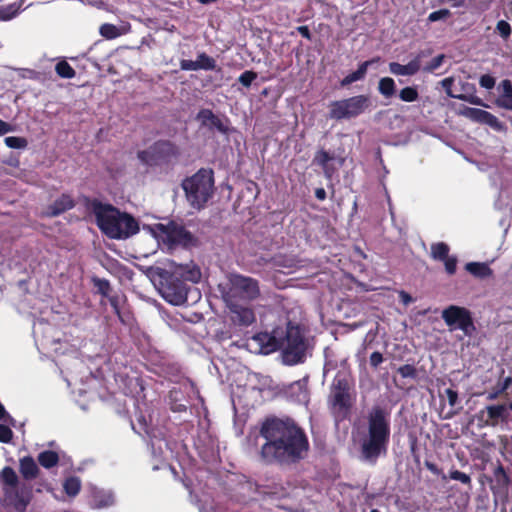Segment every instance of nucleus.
Segmentation results:
<instances>
[{"instance_id":"1","label":"nucleus","mask_w":512,"mask_h":512,"mask_svg":"<svg viewBox=\"0 0 512 512\" xmlns=\"http://www.w3.org/2000/svg\"><path fill=\"white\" fill-rule=\"evenodd\" d=\"M260 435L265 439L260 458L266 464H297L310 449L304 429L290 417H267L261 424Z\"/></svg>"},{"instance_id":"2","label":"nucleus","mask_w":512,"mask_h":512,"mask_svg":"<svg viewBox=\"0 0 512 512\" xmlns=\"http://www.w3.org/2000/svg\"><path fill=\"white\" fill-rule=\"evenodd\" d=\"M86 208L95 215L98 228L110 239H127L139 232L138 221L109 203L85 197Z\"/></svg>"},{"instance_id":"3","label":"nucleus","mask_w":512,"mask_h":512,"mask_svg":"<svg viewBox=\"0 0 512 512\" xmlns=\"http://www.w3.org/2000/svg\"><path fill=\"white\" fill-rule=\"evenodd\" d=\"M390 433V413L379 405L373 406L367 416V436L361 443L363 459L376 463L380 456H385Z\"/></svg>"},{"instance_id":"4","label":"nucleus","mask_w":512,"mask_h":512,"mask_svg":"<svg viewBox=\"0 0 512 512\" xmlns=\"http://www.w3.org/2000/svg\"><path fill=\"white\" fill-rule=\"evenodd\" d=\"M269 344L272 350L281 349L285 362L289 365L302 363L306 356L307 339L302 325L288 321L286 327L273 329Z\"/></svg>"},{"instance_id":"5","label":"nucleus","mask_w":512,"mask_h":512,"mask_svg":"<svg viewBox=\"0 0 512 512\" xmlns=\"http://www.w3.org/2000/svg\"><path fill=\"white\" fill-rule=\"evenodd\" d=\"M160 278V292L163 298L173 305H182L187 302V282L197 283L201 278V272L196 266L179 265L173 271L164 270L160 273Z\"/></svg>"},{"instance_id":"6","label":"nucleus","mask_w":512,"mask_h":512,"mask_svg":"<svg viewBox=\"0 0 512 512\" xmlns=\"http://www.w3.org/2000/svg\"><path fill=\"white\" fill-rule=\"evenodd\" d=\"M356 400L354 380L349 371L340 370L335 375L328 396V404L331 410L346 417L350 413Z\"/></svg>"},{"instance_id":"7","label":"nucleus","mask_w":512,"mask_h":512,"mask_svg":"<svg viewBox=\"0 0 512 512\" xmlns=\"http://www.w3.org/2000/svg\"><path fill=\"white\" fill-rule=\"evenodd\" d=\"M187 201L195 209H202L214 193V172L201 168L182 182Z\"/></svg>"},{"instance_id":"8","label":"nucleus","mask_w":512,"mask_h":512,"mask_svg":"<svg viewBox=\"0 0 512 512\" xmlns=\"http://www.w3.org/2000/svg\"><path fill=\"white\" fill-rule=\"evenodd\" d=\"M180 156L179 147L170 140H157L147 149L137 152L139 161L149 167L169 166Z\"/></svg>"},{"instance_id":"9","label":"nucleus","mask_w":512,"mask_h":512,"mask_svg":"<svg viewBox=\"0 0 512 512\" xmlns=\"http://www.w3.org/2000/svg\"><path fill=\"white\" fill-rule=\"evenodd\" d=\"M155 231L169 247L191 248L199 244L198 238L194 234L188 231L182 223L174 220L156 224Z\"/></svg>"},{"instance_id":"10","label":"nucleus","mask_w":512,"mask_h":512,"mask_svg":"<svg viewBox=\"0 0 512 512\" xmlns=\"http://www.w3.org/2000/svg\"><path fill=\"white\" fill-rule=\"evenodd\" d=\"M371 105L368 95H356L329 104L328 118L336 121L354 119L363 114Z\"/></svg>"},{"instance_id":"11","label":"nucleus","mask_w":512,"mask_h":512,"mask_svg":"<svg viewBox=\"0 0 512 512\" xmlns=\"http://www.w3.org/2000/svg\"><path fill=\"white\" fill-rule=\"evenodd\" d=\"M0 483L5 494L13 492L15 508L24 511L30 502L31 489L25 484L19 487V478L12 467L5 466L0 471Z\"/></svg>"},{"instance_id":"12","label":"nucleus","mask_w":512,"mask_h":512,"mask_svg":"<svg viewBox=\"0 0 512 512\" xmlns=\"http://www.w3.org/2000/svg\"><path fill=\"white\" fill-rule=\"evenodd\" d=\"M441 317L451 331L460 329L465 335L471 336L476 330L472 314L465 307L450 305L442 311Z\"/></svg>"},{"instance_id":"13","label":"nucleus","mask_w":512,"mask_h":512,"mask_svg":"<svg viewBox=\"0 0 512 512\" xmlns=\"http://www.w3.org/2000/svg\"><path fill=\"white\" fill-rule=\"evenodd\" d=\"M230 289L225 299L240 297L248 301L255 300L260 295L259 282L251 277L240 274H232L229 278Z\"/></svg>"},{"instance_id":"14","label":"nucleus","mask_w":512,"mask_h":512,"mask_svg":"<svg viewBox=\"0 0 512 512\" xmlns=\"http://www.w3.org/2000/svg\"><path fill=\"white\" fill-rule=\"evenodd\" d=\"M479 420L483 421L485 426L496 427L500 423H507L509 411L506 404L488 405L479 411Z\"/></svg>"},{"instance_id":"15","label":"nucleus","mask_w":512,"mask_h":512,"mask_svg":"<svg viewBox=\"0 0 512 512\" xmlns=\"http://www.w3.org/2000/svg\"><path fill=\"white\" fill-rule=\"evenodd\" d=\"M225 301L230 311V318L234 324L247 327L255 322V313L251 307L236 303L232 299H225Z\"/></svg>"},{"instance_id":"16","label":"nucleus","mask_w":512,"mask_h":512,"mask_svg":"<svg viewBox=\"0 0 512 512\" xmlns=\"http://www.w3.org/2000/svg\"><path fill=\"white\" fill-rule=\"evenodd\" d=\"M196 119L200 121L201 125L207 127L209 130H217L221 134H229V119L225 117L224 119L220 118L210 109H201L197 115Z\"/></svg>"},{"instance_id":"17","label":"nucleus","mask_w":512,"mask_h":512,"mask_svg":"<svg viewBox=\"0 0 512 512\" xmlns=\"http://www.w3.org/2000/svg\"><path fill=\"white\" fill-rule=\"evenodd\" d=\"M464 115L470 120L487 125L496 131H502L504 128L503 123L495 115L480 108L468 107L465 109Z\"/></svg>"},{"instance_id":"18","label":"nucleus","mask_w":512,"mask_h":512,"mask_svg":"<svg viewBox=\"0 0 512 512\" xmlns=\"http://www.w3.org/2000/svg\"><path fill=\"white\" fill-rule=\"evenodd\" d=\"M423 52L418 53L412 60L406 65H402L398 62H390L388 67L391 74L396 76H413L421 69V59Z\"/></svg>"},{"instance_id":"19","label":"nucleus","mask_w":512,"mask_h":512,"mask_svg":"<svg viewBox=\"0 0 512 512\" xmlns=\"http://www.w3.org/2000/svg\"><path fill=\"white\" fill-rule=\"evenodd\" d=\"M74 207V199L69 194L63 193L46 208L44 215L50 218L57 217Z\"/></svg>"},{"instance_id":"20","label":"nucleus","mask_w":512,"mask_h":512,"mask_svg":"<svg viewBox=\"0 0 512 512\" xmlns=\"http://www.w3.org/2000/svg\"><path fill=\"white\" fill-rule=\"evenodd\" d=\"M19 471L23 479L30 481L38 477L40 470L32 456H24L19 459Z\"/></svg>"},{"instance_id":"21","label":"nucleus","mask_w":512,"mask_h":512,"mask_svg":"<svg viewBox=\"0 0 512 512\" xmlns=\"http://www.w3.org/2000/svg\"><path fill=\"white\" fill-rule=\"evenodd\" d=\"M493 477H494V484L492 485L493 493L494 494H499V493L507 494L508 486L510 484V478L502 465H498L494 469Z\"/></svg>"},{"instance_id":"22","label":"nucleus","mask_w":512,"mask_h":512,"mask_svg":"<svg viewBox=\"0 0 512 512\" xmlns=\"http://www.w3.org/2000/svg\"><path fill=\"white\" fill-rule=\"evenodd\" d=\"M499 87L502 91L496 100L497 106L512 111V82L504 79Z\"/></svg>"},{"instance_id":"23","label":"nucleus","mask_w":512,"mask_h":512,"mask_svg":"<svg viewBox=\"0 0 512 512\" xmlns=\"http://www.w3.org/2000/svg\"><path fill=\"white\" fill-rule=\"evenodd\" d=\"M375 60L372 59V60H367V61H364L362 62L356 71L352 72V73H349L347 76H345L341 81H340V85L342 87H346L356 81H359V80H362L365 78L366 76V73H367V69L368 67L374 63Z\"/></svg>"},{"instance_id":"24","label":"nucleus","mask_w":512,"mask_h":512,"mask_svg":"<svg viewBox=\"0 0 512 512\" xmlns=\"http://www.w3.org/2000/svg\"><path fill=\"white\" fill-rule=\"evenodd\" d=\"M334 157L329 152L324 149H321L316 152L315 157L313 159V163L322 167L324 175L327 178H331L334 173V168L329 165V162L333 160Z\"/></svg>"},{"instance_id":"25","label":"nucleus","mask_w":512,"mask_h":512,"mask_svg":"<svg viewBox=\"0 0 512 512\" xmlns=\"http://www.w3.org/2000/svg\"><path fill=\"white\" fill-rule=\"evenodd\" d=\"M465 269L474 277L485 279L493 275V270L485 262H469Z\"/></svg>"},{"instance_id":"26","label":"nucleus","mask_w":512,"mask_h":512,"mask_svg":"<svg viewBox=\"0 0 512 512\" xmlns=\"http://www.w3.org/2000/svg\"><path fill=\"white\" fill-rule=\"evenodd\" d=\"M38 463L46 469L55 467L59 463V455L52 450H45L38 454Z\"/></svg>"},{"instance_id":"27","label":"nucleus","mask_w":512,"mask_h":512,"mask_svg":"<svg viewBox=\"0 0 512 512\" xmlns=\"http://www.w3.org/2000/svg\"><path fill=\"white\" fill-rule=\"evenodd\" d=\"M378 92L386 99L392 98L396 93V84L393 78L383 77L378 82Z\"/></svg>"},{"instance_id":"28","label":"nucleus","mask_w":512,"mask_h":512,"mask_svg":"<svg viewBox=\"0 0 512 512\" xmlns=\"http://www.w3.org/2000/svg\"><path fill=\"white\" fill-rule=\"evenodd\" d=\"M449 246L445 242H437L431 245V257L434 260L442 261L449 256Z\"/></svg>"},{"instance_id":"29","label":"nucleus","mask_w":512,"mask_h":512,"mask_svg":"<svg viewBox=\"0 0 512 512\" xmlns=\"http://www.w3.org/2000/svg\"><path fill=\"white\" fill-rule=\"evenodd\" d=\"M63 489L68 496H76L81 489V482L78 477H68L63 483Z\"/></svg>"},{"instance_id":"30","label":"nucleus","mask_w":512,"mask_h":512,"mask_svg":"<svg viewBox=\"0 0 512 512\" xmlns=\"http://www.w3.org/2000/svg\"><path fill=\"white\" fill-rule=\"evenodd\" d=\"M91 281L93 286L97 289V292L103 297L107 298L111 294L112 287L109 280L94 276Z\"/></svg>"},{"instance_id":"31","label":"nucleus","mask_w":512,"mask_h":512,"mask_svg":"<svg viewBox=\"0 0 512 512\" xmlns=\"http://www.w3.org/2000/svg\"><path fill=\"white\" fill-rule=\"evenodd\" d=\"M196 64L198 70H215L216 69V61L211 56L207 55L205 52L199 53L197 55Z\"/></svg>"},{"instance_id":"32","label":"nucleus","mask_w":512,"mask_h":512,"mask_svg":"<svg viewBox=\"0 0 512 512\" xmlns=\"http://www.w3.org/2000/svg\"><path fill=\"white\" fill-rule=\"evenodd\" d=\"M57 75L61 78L71 79L76 75L74 68L65 60L59 61L55 66Z\"/></svg>"},{"instance_id":"33","label":"nucleus","mask_w":512,"mask_h":512,"mask_svg":"<svg viewBox=\"0 0 512 512\" xmlns=\"http://www.w3.org/2000/svg\"><path fill=\"white\" fill-rule=\"evenodd\" d=\"M398 96L403 102H415L419 99V92L416 86H406L400 90Z\"/></svg>"},{"instance_id":"34","label":"nucleus","mask_w":512,"mask_h":512,"mask_svg":"<svg viewBox=\"0 0 512 512\" xmlns=\"http://www.w3.org/2000/svg\"><path fill=\"white\" fill-rule=\"evenodd\" d=\"M447 478L454 480V481H459L460 483L468 486L469 488L472 486V479H471L470 475L466 474L464 472H461L457 469H451L449 471V475L447 476Z\"/></svg>"},{"instance_id":"35","label":"nucleus","mask_w":512,"mask_h":512,"mask_svg":"<svg viewBox=\"0 0 512 512\" xmlns=\"http://www.w3.org/2000/svg\"><path fill=\"white\" fill-rule=\"evenodd\" d=\"M21 8V4L13 3L6 7H0V19L10 20L15 17Z\"/></svg>"},{"instance_id":"36","label":"nucleus","mask_w":512,"mask_h":512,"mask_svg":"<svg viewBox=\"0 0 512 512\" xmlns=\"http://www.w3.org/2000/svg\"><path fill=\"white\" fill-rule=\"evenodd\" d=\"M4 142L12 149H25L28 146V141L24 137L9 136L4 139Z\"/></svg>"},{"instance_id":"37","label":"nucleus","mask_w":512,"mask_h":512,"mask_svg":"<svg viewBox=\"0 0 512 512\" xmlns=\"http://www.w3.org/2000/svg\"><path fill=\"white\" fill-rule=\"evenodd\" d=\"M108 301L111 305V307L113 308V311L114 313L117 315V317L119 318V320L122 322V323H125V319L121 313V309H120V302H121V297L120 295L118 294H110L108 297Z\"/></svg>"},{"instance_id":"38","label":"nucleus","mask_w":512,"mask_h":512,"mask_svg":"<svg viewBox=\"0 0 512 512\" xmlns=\"http://www.w3.org/2000/svg\"><path fill=\"white\" fill-rule=\"evenodd\" d=\"M495 32L499 34L503 40H507L512 32L511 25L505 20H500L496 24Z\"/></svg>"},{"instance_id":"39","label":"nucleus","mask_w":512,"mask_h":512,"mask_svg":"<svg viewBox=\"0 0 512 512\" xmlns=\"http://www.w3.org/2000/svg\"><path fill=\"white\" fill-rule=\"evenodd\" d=\"M258 74L253 70L244 71L239 77L238 82L245 88H249L254 80H256Z\"/></svg>"},{"instance_id":"40","label":"nucleus","mask_w":512,"mask_h":512,"mask_svg":"<svg viewBox=\"0 0 512 512\" xmlns=\"http://www.w3.org/2000/svg\"><path fill=\"white\" fill-rule=\"evenodd\" d=\"M397 373H399L402 378L416 379L418 376L417 369L415 368L414 365L411 364H405L400 366L397 369Z\"/></svg>"},{"instance_id":"41","label":"nucleus","mask_w":512,"mask_h":512,"mask_svg":"<svg viewBox=\"0 0 512 512\" xmlns=\"http://www.w3.org/2000/svg\"><path fill=\"white\" fill-rule=\"evenodd\" d=\"M100 33L107 39H113L117 36V28L113 24H103L100 27Z\"/></svg>"},{"instance_id":"42","label":"nucleus","mask_w":512,"mask_h":512,"mask_svg":"<svg viewBox=\"0 0 512 512\" xmlns=\"http://www.w3.org/2000/svg\"><path fill=\"white\" fill-rule=\"evenodd\" d=\"M451 15V12L448 9H439L437 11H433L429 14L428 20L430 22H436L438 20L446 19Z\"/></svg>"},{"instance_id":"43","label":"nucleus","mask_w":512,"mask_h":512,"mask_svg":"<svg viewBox=\"0 0 512 512\" xmlns=\"http://www.w3.org/2000/svg\"><path fill=\"white\" fill-rule=\"evenodd\" d=\"M13 438V431L7 425L0 424V442L10 443Z\"/></svg>"},{"instance_id":"44","label":"nucleus","mask_w":512,"mask_h":512,"mask_svg":"<svg viewBox=\"0 0 512 512\" xmlns=\"http://www.w3.org/2000/svg\"><path fill=\"white\" fill-rule=\"evenodd\" d=\"M445 265V270L449 275H453L456 273L457 269V258L456 256H448L446 259L442 260Z\"/></svg>"},{"instance_id":"45","label":"nucleus","mask_w":512,"mask_h":512,"mask_svg":"<svg viewBox=\"0 0 512 512\" xmlns=\"http://www.w3.org/2000/svg\"><path fill=\"white\" fill-rule=\"evenodd\" d=\"M444 58H445V56L443 54L437 55L428 63V65L424 68V70L427 72L435 71L442 65Z\"/></svg>"},{"instance_id":"46","label":"nucleus","mask_w":512,"mask_h":512,"mask_svg":"<svg viewBox=\"0 0 512 512\" xmlns=\"http://www.w3.org/2000/svg\"><path fill=\"white\" fill-rule=\"evenodd\" d=\"M424 465L432 474L440 476L441 479L444 481L447 480V475H445L443 471L435 463L426 460Z\"/></svg>"},{"instance_id":"47","label":"nucleus","mask_w":512,"mask_h":512,"mask_svg":"<svg viewBox=\"0 0 512 512\" xmlns=\"http://www.w3.org/2000/svg\"><path fill=\"white\" fill-rule=\"evenodd\" d=\"M479 84L485 89H492L495 86V78L490 74H484L479 79Z\"/></svg>"},{"instance_id":"48","label":"nucleus","mask_w":512,"mask_h":512,"mask_svg":"<svg viewBox=\"0 0 512 512\" xmlns=\"http://www.w3.org/2000/svg\"><path fill=\"white\" fill-rule=\"evenodd\" d=\"M384 361V357L382 355V353H380L379 351H375L373 352L371 355H370V358H369V363H370V366L374 369H377L378 366L383 363Z\"/></svg>"},{"instance_id":"49","label":"nucleus","mask_w":512,"mask_h":512,"mask_svg":"<svg viewBox=\"0 0 512 512\" xmlns=\"http://www.w3.org/2000/svg\"><path fill=\"white\" fill-rule=\"evenodd\" d=\"M180 69L184 71H197L196 61L182 59L180 61Z\"/></svg>"},{"instance_id":"50","label":"nucleus","mask_w":512,"mask_h":512,"mask_svg":"<svg viewBox=\"0 0 512 512\" xmlns=\"http://www.w3.org/2000/svg\"><path fill=\"white\" fill-rule=\"evenodd\" d=\"M445 394L447 396L449 405L454 407L457 404V401H458V392L456 390L451 389V388H447L445 390Z\"/></svg>"},{"instance_id":"51","label":"nucleus","mask_w":512,"mask_h":512,"mask_svg":"<svg viewBox=\"0 0 512 512\" xmlns=\"http://www.w3.org/2000/svg\"><path fill=\"white\" fill-rule=\"evenodd\" d=\"M0 420H3L11 425L15 424L14 418L6 411L2 403H0Z\"/></svg>"},{"instance_id":"52","label":"nucleus","mask_w":512,"mask_h":512,"mask_svg":"<svg viewBox=\"0 0 512 512\" xmlns=\"http://www.w3.org/2000/svg\"><path fill=\"white\" fill-rule=\"evenodd\" d=\"M453 97L454 98H458L460 100L468 101L471 104L483 105L482 100L480 98H478L477 96H471V97L468 98L465 95H459V96H453Z\"/></svg>"},{"instance_id":"53","label":"nucleus","mask_w":512,"mask_h":512,"mask_svg":"<svg viewBox=\"0 0 512 512\" xmlns=\"http://www.w3.org/2000/svg\"><path fill=\"white\" fill-rule=\"evenodd\" d=\"M297 32L304 38H306L307 40H311L312 39V34L308 28V26H298L296 28Z\"/></svg>"},{"instance_id":"54","label":"nucleus","mask_w":512,"mask_h":512,"mask_svg":"<svg viewBox=\"0 0 512 512\" xmlns=\"http://www.w3.org/2000/svg\"><path fill=\"white\" fill-rule=\"evenodd\" d=\"M11 131H13L12 125L3 120H0V135L1 136L5 135Z\"/></svg>"},{"instance_id":"55","label":"nucleus","mask_w":512,"mask_h":512,"mask_svg":"<svg viewBox=\"0 0 512 512\" xmlns=\"http://www.w3.org/2000/svg\"><path fill=\"white\" fill-rule=\"evenodd\" d=\"M399 298L404 305H408L413 302L412 296L403 290L399 292Z\"/></svg>"},{"instance_id":"56","label":"nucleus","mask_w":512,"mask_h":512,"mask_svg":"<svg viewBox=\"0 0 512 512\" xmlns=\"http://www.w3.org/2000/svg\"><path fill=\"white\" fill-rule=\"evenodd\" d=\"M512 385V377L511 376H508L506 377L503 382L501 383V386H500V389H499V392H504L506 391L510 386Z\"/></svg>"},{"instance_id":"57","label":"nucleus","mask_w":512,"mask_h":512,"mask_svg":"<svg viewBox=\"0 0 512 512\" xmlns=\"http://www.w3.org/2000/svg\"><path fill=\"white\" fill-rule=\"evenodd\" d=\"M315 197L320 200V201H324L326 199V191L324 188L320 187V188H316L315 190Z\"/></svg>"},{"instance_id":"58","label":"nucleus","mask_w":512,"mask_h":512,"mask_svg":"<svg viewBox=\"0 0 512 512\" xmlns=\"http://www.w3.org/2000/svg\"><path fill=\"white\" fill-rule=\"evenodd\" d=\"M453 83V79L452 78H445L442 80V86L447 90V94L451 97H453L454 95H452L449 91L451 85Z\"/></svg>"},{"instance_id":"59","label":"nucleus","mask_w":512,"mask_h":512,"mask_svg":"<svg viewBox=\"0 0 512 512\" xmlns=\"http://www.w3.org/2000/svg\"><path fill=\"white\" fill-rule=\"evenodd\" d=\"M501 392L496 391V392H492V393H489L488 396H487V399L488 400H494L498 397V395L500 394Z\"/></svg>"},{"instance_id":"60","label":"nucleus","mask_w":512,"mask_h":512,"mask_svg":"<svg viewBox=\"0 0 512 512\" xmlns=\"http://www.w3.org/2000/svg\"><path fill=\"white\" fill-rule=\"evenodd\" d=\"M454 6H456V7L468 6V3L466 2V0H456V3L454 4Z\"/></svg>"},{"instance_id":"61","label":"nucleus","mask_w":512,"mask_h":512,"mask_svg":"<svg viewBox=\"0 0 512 512\" xmlns=\"http://www.w3.org/2000/svg\"><path fill=\"white\" fill-rule=\"evenodd\" d=\"M217 0H198L199 3L201 4H210V3H213V2H216Z\"/></svg>"},{"instance_id":"62","label":"nucleus","mask_w":512,"mask_h":512,"mask_svg":"<svg viewBox=\"0 0 512 512\" xmlns=\"http://www.w3.org/2000/svg\"><path fill=\"white\" fill-rule=\"evenodd\" d=\"M507 407H508V411H509V410H512V400L509 402V404H508V406H507Z\"/></svg>"},{"instance_id":"63","label":"nucleus","mask_w":512,"mask_h":512,"mask_svg":"<svg viewBox=\"0 0 512 512\" xmlns=\"http://www.w3.org/2000/svg\"><path fill=\"white\" fill-rule=\"evenodd\" d=\"M370 512H380L378 509H372Z\"/></svg>"},{"instance_id":"64","label":"nucleus","mask_w":512,"mask_h":512,"mask_svg":"<svg viewBox=\"0 0 512 512\" xmlns=\"http://www.w3.org/2000/svg\"><path fill=\"white\" fill-rule=\"evenodd\" d=\"M143 425H144L143 430L146 431V423L144 421H143Z\"/></svg>"}]
</instances>
